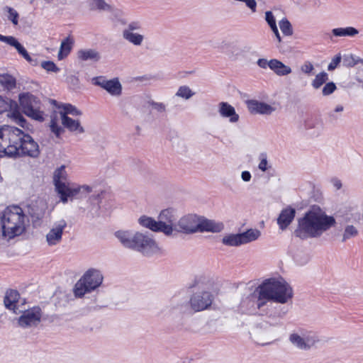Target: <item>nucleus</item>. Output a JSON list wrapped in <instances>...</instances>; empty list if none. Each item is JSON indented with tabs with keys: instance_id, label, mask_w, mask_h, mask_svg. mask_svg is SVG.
<instances>
[{
	"instance_id": "f257e3e1",
	"label": "nucleus",
	"mask_w": 363,
	"mask_h": 363,
	"mask_svg": "<svg viewBox=\"0 0 363 363\" xmlns=\"http://www.w3.org/2000/svg\"><path fill=\"white\" fill-rule=\"evenodd\" d=\"M336 223L332 216H328L318 206H313L298 220L294 235L302 239L320 238Z\"/></svg>"
},
{
	"instance_id": "f03ea898",
	"label": "nucleus",
	"mask_w": 363,
	"mask_h": 363,
	"mask_svg": "<svg viewBox=\"0 0 363 363\" xmlns=\"http://www.w3.org/2000/svg\"><path fill=\"white\" fill-rule=\"evenodd\" d=\"M293 294L292 288L284 279L269 278L256 287L252 296L256 298L257 308L261 309L269 301L284 304Z\"/></svg>"
},
{
	"instance_id": "7ed1b4c3",
	"label": "nucleus",
	"mask_w": 363,
	"mask_h": 363,
	"mask_svg": "<svg viewBox=\"0 0 363 363\" xmlns=\"http://www.w3.org/2000/svg\"><path fill=\"white\" fill-rule=\"evenodd\" d=\"M114 235L124 247L139 252L145 256L163 253L162 247L147 233L120 230L115 232Z\"/></svg>"
},
{
	"instance_id": "20e7f679",
	"label": "nucleus",
	"mask_w": 363,
	"mask_h": 363,
	"mask_svg": "<svg viewBox=\"0 0 363 363\" xmlns=\"http://www.w3.org/2000/svg\"><path fill=\"white\" fill-rule=\"evenodd\" d=\"M26 218L21 207L18 206L7 207L1 218L3 236L11 239L21 235L26 229Z\"/></svg>"
},
{
	"instance_id": "39448f33",
	"label": "nucleus",
	"mask_w": 363,
	"mask_h": 363,
	"mask_svg": "<svg viewBox=\"0 0 363 363\" xmlns=\"http://www.w3.org/2000/svg\"><path fill=\"white\" fill-rule=\"evenodd\" d=\"M104 277L101 269L94 267L87 269L73 286L76 298H82L86 294L96 292L102 286Z\"/></svg>"
},
{
	"instance_id": "423d86ee",
	"label": "nucleus",
	"mask_w": 363,
	"mask_h": 363,
	"mask_svg": "<svg viewBox=\"0 0 363 363\" xmlns=\"http://www.w3.org/2000/svg\"><path fill=\"white\" fill-rule=\"evenodd\" d=\"M21 130L18 128L4 125L0 128V156L6 155L16 156L17 142L21 140Z\"/></svg>"
},
{
	"instance_id": "0eeeda50",
	"label": "nucleus",
	"mask_w": 363,
	"mask_h": 363,
	"mask_svg": "<svg viewBox=\"0 0 363 363\" xmlns=\"http://www.w3.org/2000/svg\"><path fill=\"white\" fill-rule=\"evenodd\" d=\"M289 341L295 348L308 351L320 342V339L315 333L298 328L289 334Z\"/></svg>"
},
{
	"instance_id": "6e6552de",
	"label": "nucleus",
	"mask_w": 363,
	"mask_h": 363,
	"mask_svg": "<svg viewBox=\"0 0 363 363\" xmlns=\"http://www.w3.org/2000/svg\"><path fill=\"white\" fill-rule=\"evenodd\" d=\"M18 99L26 116L38 121L44 120V113L40 111V101L37 97L30 93H23L19 94Z\"/></svg>"
},
{
	"instance_id": "1a4fd4ad",
	"label": "nucleus",
	"mask_w": 363,
	"mask_h": 363,
	"mask_svg": "<svg viewBox=\"0 0 363 363\" xmlns=\"http://www.w3.org/2000/svg\"><path fill=\"white\" fill-rule=\"evenodd\" d=\"M68 105L57 106L50 116V128L51 132L60 138L64 133L63 127H68Z\"/></svg>"
},
{
	"instance_id": "9d476101",
	"label": "nucleus",
	"mask_w": 363,
	"mask_h": 363,
	"mask_svg": "<svg viewBox=\"0 0 363 363\" xmlns=\"http://www.w3.org/2000/svg\"><path fill=\"white\" fill-rule=\"evenodd\" d=\"M143 29L142 23L139 21L129 22L122 31L123 38L135 46H140L145 36L138 32Z\"/></svg>"
},
{
	"instance_id": "9b49d317",
	"label": "nucleus",
	"mask_w": 363,
	"mask_h": 363,
	"mask_svg": "<svg viewBox=\"0 0 363 363\" xmlns=\"http://www.w3.org/2000/svg\"><path fill=\"white\" fill-rule=\"evenodd\" d=\"M91 82L106 90L112 96L119 97L122 94L123 86L118 77L107 79L104 76H99L93 77Z\"/></svg>"
},
{
	"instance_id": "f8f14e48",
	"label": "nucleus",
	"mask_w": 363,
	"mask_h": 363,
	"mask_svg": "<svg viewBox=\"0 0 363 363\" xmlns=\"http://www.w3.org/2000/svg\"><path fill=\"white\" fill-rule=\"evenodd\" d=\"M16 148L18 149L16 155H28L32 157L38 156L39 146L34 140L21 130V140L17 142Z\"/></svg>"
},
{
	"instance_id": "ddd939ff",
	"label": "nucleus",
	"mask_w": 363,
	"mask_h": 363,
	"mask_svg": "<svg viewBox=\"0 0 363 363\" xmlns=\"http://www.w3.org/2000/svg\"><path fill=\"white\" fill-rule=\"evenodd\" d=\"M176 219V211L174 208H168L161 211L158 216L161 233L167 236L172 235L175 230Z\"/></svg>"
},
{
	"instance_id": "4468645a",
	"label": "nucleus",
	"mask_w": 363,
	"mask_h": 363,
	"mask_svg": "<svg viewBox=\"0 0 363 363\" xmlns=\"http://www.w3.org/2000/svg\"><path fill=\"white\" fill-rule=\"evenodd\" d=\"M199 217L196 214H187L181 217L175 224L174 231L186 235L198 232Z\"/></svg>"
},
{
	"instance_id": "2eb2a0df",
	"label": "nucleus",
	"mask_w": 363,
	"mask_h": 363,
	"mask_svg": "<svg viewBox=\"0 0 363 363\" xmlns=\"http://www.w3.org/2000/svg\"><path fill=\"white\" fill-rule=\"evenodd\" d=\"M53 182L55 186V189L58 194H60L61 200L63 202H66L68 197V186L67 185V177L66 167L65 165H62L55 171Z\"/></svg>"
},
{
	"instance_id": "dca6fc26",
	"label": "nucleus",
	"mask_w": 363,
	"mask_h": 363,
	"mask_svg": "<svg viewBox=\"0 0 363 363\" xmlns=\"http://www.w3.org/2000/svg\"><path fill=\"white\" fill-rule=\"evenodd\" d=\"M213 295L208 291H199L194 293L189 301L191 309L199 312L207 309L212 304Z\"/></svg>"
},
{
	"instance_id": "f3484780",
	"label": "nucleus",
	"mask_w": 363,
	"mask_h": 363,
	"mask_svg": "<svg viewBox=\"0 0 363 363\" xmlns=\"http://www.w3.org/2000/svg\"><path fill=\"white\" fill-rule=\"evenodd\" d=\"M42 312L40 307H33L26 310L18 318V323L22 328H28L37 325L41 319Z\"/></svg>"
},
{
	"instance_id": "a211bd4d",
	"label": "nucleus",
	"mask_w": 363,
	"mask_h": 363,
	"mask_svg": "<svg viewBox=\"0 0 363 363\" xmlns=\"http://www.w3.org/2000/svg\"><path fill=\"white\" fill-rule=\"evenodd\" d=\"M106 195V192L104 190H100L99 191H96L94 194H91L89 199L86 200V206H80L79 208L82 209L87 210V213L91 217H95L99 216L100 211V204L105 196Z\"/></svg>"
},
{
	"instance_id": "6ab92c4d",
	"label": "nucleus",
	"mask_w": 363,
	"mask_h": 363,
	"mask_svg": "<svg viewBox=\"0 0 363 363\" xmlns=\"http://www.w3.org/2000/svg\"><path fill=\"white\" fill-rule=\"evenodd\" d=\"M91 192H93L92 187L89 185L69 183V201L72 203L82 201Z\"/></svg>"
},
{
	"instance_id": "aec40b11",
	"label": "nucleus",
	"mask_w": 363,
	"mask_h": 363,
	"mask_svg": "<svg viewBox=\"0 0 363 363\" xmlns=\"http://www.w3.org/2000/svg\"><path fill=\"white\" fill-rule=\"evenodd\" d=\"M246 104L248 111L252 114L270 115L275 111L274 107L257 100H248Z\"/></svg>"
},
{
	"instance_id": "412c9836",
	"label": "nucleus",
	"mask_w": 363,
	"mask_h": 363,
	"mask_svg": "<svg viewBox=\"0 0 363 363\" xmlns=\"http://www.w3.org/2000/svg\"><path fill=\"white\" fill-rule=\"evenodd\" d=\"M86 130L79 119L69 118V142H78L83 140Z\"/></svg>"
},
{
	"instance_id": "4be33fe9",
	"label": "nucleus",
	"mask_w": 363,
	"mask_h": 363,
	"mask_svg": "<svg viewBox=\"0 0 363 363\" xmlns=\"http://www.w3.org/2000/svg\"><path fill=\"white\" fill-rule=\"evenodd\" d=\"M218 111L222 118H228L231 123H235L240 119L235 108L228 102H220L218 105Z\"/></svg>"
},
{
	"instance_id": "5701e85b",
	"label": "nucleus",
	"mask_w": 363,
	"mask_h": 363,
	"mask_svg": "<svg viewBox=\"0 0 363 363\" xmlns=\"http://www.w3.org/2000/svg\"><path fill=\"white\" fill-rule=\"evenodd\" d=\"M198 232L220 233L224 229V225L221 222H216L213 220L201 219L199 220Z\"/></svg>"
},
{
	"instance_id": "b1692460",
	"label": "nucleus",
	"mask_w": 363,
	"mask_h": 363,
	"mask_svg": "<svg viewBox=\"0 0 363 363\" xmlns=\"http://www.w3.org/2000/svg\"><path fill=\"white\" fill-rule=\"evenodd\" d=\"M296 211L292 208H286L281 211L277 223L281 230L286 229L292 222L295 217Z\"/></svg>"
},
{
	"instance_id": "393cba45",
	"label": "nucleus",
	"mask_w": 363,
	"mask_h": 363,
	"mask_svg": "<svg viewBox=\"0 0 363 363\" xmlns=\"http://www.w3.org/2000/svg\"><path fill=\"white\" fill-rule=\"evenodd\" d=\"M359 33L357 28L352 26L347 27H338L331 30L330 40H333V37L341 38V37H349L354 38Z\"/></svg>"
},
{
	"instance_id": "a878e982",
	"label": "nucleus",
	"mask_w": 363,
	"mask_h": 363,
	"mask_svg": "<svg viewBox=\"0 0 363 363\" xmlns=\"http://www.w3.org/2000/svg\"><path fill=\"white\" fill-rule=\"evenodd\" d=\"M287 311L284 307L280 306H275L274 311H271L268 318V323L273 326H280L282 325V318L286 314Z\"/></svg>"
},
{
	"instance_id": "bb28decb",
	"label": "nucleus",
	"mask_w": 363,
	"mask_h": 363,
	"mask_svg": "<svg viewBox=\"0 0 363 363\" xmlns=\"http://www.w3.org/2000/svg\"><path fill=\"white\" fill-rule=\"evenodd\" d=\"M20 294L16 290H9L6 291L4 297L5 306L9 309L13 311L15 313H18V308L16 307L19 301Z\"/></svg>"
},
{
	"instance_id": "cd10ccee",
	"label": "nucleus",
	"mask_w": 363,
	"mask_h": 363,
	"mask_svg": "<svg viewBox=\"0 0 363 363\" xmlns=\"http://www.w3.org/2000/svg\"><path fill=\"white\" fill-rule=\"evenodd\" d=\"M270 69L277 75L280 77L286 76L292 72V69L289 66L284 65L277 59L271 60Z\"/></svg>"
},
{
	"instance_id": "c85d7f7f",
	"label": "nucleus",
	"mask_w": 363,
	"mask_h": 363,
	"mask_svg": "<svg viewBox=\"0 0 363 363\" xmlns=\"http://www.w3.org/2000/svg\"><path fill=\"white\" fill-rule=\"evenodd\" d=\"M138 223L143 228H147L153 232H161L158 220L152 217L142 216L138 218Z\"/></svg>"
},
{
	"instance_id": "c756f323",
	"label": "nucleus",
	"mask_w": 363,
	"mask_h": 363,
	"mask_svg": "<svg viewBox=\"0 0 363 363\" xmlns=\"http://www.w3.org/2000/svg\"><path fill=\"white\" fill-rule=\"evenodd\" d=\"M77 57L83 61L98 62L101 59L100 53L95 49L80 50L77 52Z\"/></svg>"
},
{
	"instance_id": "7c9ffc66",
	"label": "nucleus",
	"mask_w": 363,
	"mask_h": 363,
	"mask_svg": "<svg viewBox=\"0 0 363 363\" xmlns=\"http://www.w3.org/2000/svg\"><path fill=\"white\" fill-rule=\"evenodd\" d=\"M64 226L65 225L53 228L47 234L46 240L49 245H55L61 240Z\"/></svg>"
},
{
	"instance_id": "2f4dec72",
	"label": "nucleus",
	"mask_w": 363,
	"mask_h": 363,
	"mask_svg": "<svg viewBox=\"0 0 363 363\" xmlns=\"http://www.w3.org/2000/svg\"><path fill=\"white\" fill-rule=\"evenodd\" d=\"M87 5L91 11H97L99 12H108L111 9V5L104 0H89Z\"/></svg>"
},
{
	"instance_id": "473e14b6",
	"label": "nucleus",
	"mask_w": 363,
	"mask_h": 363,
	"mask_svg": "<svg viewBox=\"0 0 363 363\" xmlns=\"http://www.w3.org/2000/svg\"><path fill=\"white\" fill-rule=\"evenodd\" d=\"M304 127L306 130L314 129L317 134H320L323 130V122L318 118H309L304 121Z\"/></svg>"
},
{
	"instance_id": "72a5a7b5",
	"label": "nucleus",
	"mask_w": 363,
	"mask_h": 363,
	"mask_svg": "<svg viewBox=\"0 0 363 363\" xmlns=\"http://www.w3.org/2000/svg\"><path fill=\"white\" fill-rule=\"evenodd\" d=\"M242 245L257 240L261 233L257 229H249L245 232L240 233Z\"/></svg>"
},
{
	"instance_id": "f704fd0d",
	"label": "nucleus",
	"mask_w": 363,
	"mask_h": 363,
	"mask_svg": "<svg viewBox=\"0 0 363 363\" xmlns=\"http://www.w3.org/2000/svg\"><path fill=\"white\" fill-rule=\"evenodd\" d=\"M0 84L4 87V89L11 91L16 88V80L15 77L11 74H0Z\"/></svg>"
},
{
	"instance_id": "c9c22d12",
	"label": "nucleus",
	"mask_w": 363,
	"mask_h": 363,
	"mask_svg": "<svg viewBox=\"0 0 363 363\" xmlns=\"http://www.w3.org/2000/svg\"><path fill=\"white\" fill-rule=\"evenodd\" d=\"M108 12L110 13V18L113 23L123 26H127V24L128 23H127L125 18L123 17V13L121 10L118 9L111 6V9L108 10Z\"/></svg>"
},
{
	"instance_id": "e433bc0d",
	"label": "nucleus",
	"mask_w": 363,
	"mask_h": 363,
	"mask_svg": "<svg viewBox=\"0 0 363 363\" xmlns=\"http://www.w3.org/2000/svg\"><path fill=\"white\" fill-rule=\"evenodd\" d=\"M7 116L16 124L24 128L26 124V121L23 115L19 112L16 106H13L12 109H10Z\"/></svg>"
},
{
	"instance_id": "4c0bfd02",
	"label": "nucleus",
	"mask_w": 363,
	"mask_h": 363,
	"mask_svg": "<svg viewBox=\"0 0 363 363\" xmlns=\"http://www.w3.org/2000/svg\"><path fill=\"white\" fill-rule=\"evenodd\" d=\"M222 243L227 246L236 247L242 245L240 233L229 234L222 239Z\"/></svg>"
},
{
	"instance_id": "58836bf2",
	"label": "nucleus",
	"mask_w": 363,
	"mask_h": 363,
	"mask_svg": "<svg viewBox=\"0 0 363 363\" xmlns=\"http://www.w3.org/2000/svg\"><path fill=\"white\" fill-rule=\"evenodd\" d=\"M194 95L195 92H194L187 85L180 86L175 94L176 96L184 100H189Z\"/></svg>"
},
{
	"instance_id": "ea45409f",
	"label": "nucleus",
	"mask_w": 363,
	"mask_h": 363,
	"mask_svg": "<svg viewBox=\"0 0 363 363\" xmlns=\"http://www.w3.org/2000/svg\"><path fill=\"white\" fill-rule=\"evenodd\" d=\"M358 235V230L352 225H348L345 227L343 234L342 242H345Z\"/></svg>"
},
{
	"instance_id": "a19ab883",
	"label": "nucleus",
	"mask_w": 363,
	"mask_h": 363,
	"mask_svg": "<svg viewBox=\"0 0 363 363\" xmlns=\"http://www.w3.org/2000/svg\"><path fill=\"white\" fill-rule=\"evenodd\" d=\"M328 79V74L325 72L318 74L312 82V86L314 89H319Z\"/></svg>"
},
{
	"instance_id": "79ce46f5",
	"label": "nucleus",
	"mask_w": 363,
	"mask_h": 363,
	"mask_svg": "<svg viewBox=\"0 0 363 363\" xmlns=\"http://www.w3.org/2000/svg\"><path fill=\"white\" fill-rule=\"evenodd\" d=\"M279 25L282 33L284 35L290 36L293 34L292 26L286 18H282L279 21Z\"/></svg>"
},
{
	"instance_id": "37998d69",
	"label": "nucleus",
	"mask_w": 363,
	"mask_h": 363,
	"mask_svg": "<svg viewBox=\"0 0 363 363\" xmlns=\"http://www.w3.org/2000/svg\"><path fill=\"white\" fill-rule=\"evenodd\" d=\"M13 106H16V103L9 99H5L0 96V114L10 111Z\"/></svg>"
},
{
	"instance_id": "c03bdc74",
	"label": "nucleus",
	"mask_w": 363,
	"mask_h": 363,
	"mask_svg": "<svg viewBox=\"0 0 363 363\" xmlns=\"http://www.w3.org/2000/svg\"><path fill=\"white\" fill-rule=\"evenodd\" d=\"M259 163L258 168L262 172H266L271 166L268 165L267 155L266 152H262L259 155Z\"/></svg>"
},
{
	"instance_id": "a18cd8bd",
	"label": "nucleus",
	"mask_w": 363,
	"mask_h": 363,
	"mask_svg": "<svg viewBox=\"0 0 363 363\" xmlns=\"http://www.w3.org/2000/svg\"><path fill=\"white\" fill-rule=\"evenodd\" d=\"M5 10L8 12V19L12 22L14 26L18 23V13L13 8L6 6Z\"/></svg>"
},
{
	"instance_id": "49530a36",
	"label": "nucleus",
	"mask_w": 363,
	"mask_h": 363,
	"mask_svg": "<svg viewBox=\"0 0 363 363\" xmlns=\"http://www.w3.org/2000/svg\"><path fill=\"white\" fill-rule=\"evenodd\" d=\"M68 55V37L65 38L60 46V49L58 52V59L62 60Z\"/></svg>"
},
{
	"instance_id": "de8ad7c7",
	"label": "nucleus",
	"mask_w": 363,
	"mask_h": 363,
	"mask_svg": "<svg viewBox=\"0 0 363 363\" xmlns=\"http://www.w3.org/2000/svg\"><path fill=\"white\" fill-rule=\"evenodd\" d=\"M148 104L152 108V109L160 113H164L167 110L166 105L162 102H157L151 100L148 101Z\"/></svg>"
},
{
	"instance_id": "09e8293b",
	"label": "nucleus",
	"mask_w": 363,
	"mask_h": 363,
	"mask_svg": "<svg viewBox=\"0 0 363 363\" xmlns=\"http://www.w3.org/2000/svg\"><path fill=\"white\" fill-rule=\"evenodd\" d=\"M310 259L308 255L304 253L296 254L294 260L297 264L303 266L306 264Z\"/></svg>"
},
{
	"instance_id": "8fccbe9b",
	"label": "nucleus",
	"mask_w": 363,
	"mask_h": 363,
	"mask_svg": "<svg viewBox=\"0 0 363 363\" xmlns=\"http://www.w3.org/2000/svg\"><path fill=\"white\" fill-rule=\"evenodd\" d=\"M41 67L47 72H57L59 71L58 67L52 61H43L41 62Z\"/></svg>"
},
{
	"instance_id": "3c124183",
	"label": "nucleus",
	"mask_w": 363,
	"mask_h": 363,
	"mask_svg": "<svg viewBox=\"0 0 363 363\" xmlns=\"http://www.w3.org/2000/svg\"><path fill=\"white\" fill-rule=\"evenodd\" d=\"M15 48L17 50L18 52L21 55H22L28 62L32 63V58L30 57L25 48L21 43H18Z\"/></svg>"
},
{
	"instance_id": "603ef678",
	"label": "nucleus",
	"mask_w": 363,
	"mask_h": 363,
	"mask_svg": "<svg viewBox=\"0 0 363 363\" xmlns=\"http://www.w3.org/2000/svg\"><path fill=\"white\" fill-rule=\"evenodd\" d=\"M336 89V85L333 82H328L323 86L322 93L324 96H328Z\"/></svg>"
},
{
	"instance_id": "864d4df0",
	"label": "nucleus",
	"mask_w": 363,
	"mask_h": 363,
	"mask_svg": "<svg viewBox=\"0 0 363 363\" xmlns=\"http://www.w3.org/2000/svg\"><path fill=\"white\" fill-rule=\"evenodd\" d=\"M314 69L313 64L310 61H306L301 66V70L303 73L310 75Z\"/></svg>"
},
{
	"instance_id": "5fc2aeb1",
	"label": "nucleus",
	"mask_w": 363,
	"mask_h": 363,
	"mask_svg": "<svg viewBox=\"0 0 363 363\" xmlns=\"http://www.w3.org/2000/svg\"><path fill=\"white\" fill-rule=\"evenodd\" d=\"M265 21H267L270 28L277 26L276 19L272 12L270 11L265 12Z\"/></svg>"
},
{
	"instance_id": "6e6d98bb",
	"label": "nucleus",
	"mask_w": 363,
	"mask_h": 363,
	"mask_svg": "<svg viewBox=\"0 0 363 363\" xmlns=\"http://www.w3.org/2000/svg\"><path fill=\"white\" fill-rule=\"evenodd\" d=\"M340 61H341L340 55H336L335 57H333L332 59L331 62L328 65V70H329V71L334 70L337 67V65H339Z\"/></svg>"
},
{
	"instance_id": "4d7b16f0",
	"label": "nucleus",
	"mask_w": 363,
	"mask_h": 363,
	"mask_svg": "<svg viewBox=\"0 0 363 363\" xmlns=\"http://www.w3.org/2000/svg\"><path fill=\"white\" fill-rule=\"evenodd\" d=\"M257 64L262 69H266L267 67L270 69L271 60H267V59L261 58L257 60Z\"/></svg>"
},
{
	"instance_id": "13d9d810",
	"label": "nucleus",
	"mask_w": 363,
	"mask_h": 363,
	"mask_svg": "<svg viewBox=\"0 0 363 363\" xmlns=\"http://www.w3.org/2000/svg\"><path fill=\"white\" fill-rule=\"evenodd\" d=\"M69 115L72 116H80L82 115V111L69 104Z\"/></svg>"
},
{
	"instance_id": "bf43d9fd",
	"label": "nucleus",
	"mask_w": 363,
	"mask_h": 363,
	"mask_svg": "<svg viewBox=\"0 0 363 363\" xmlns=\"http://www.w3.org/2000/svg\"><path fill=\"white\" fill-rule=\"evenodd\" d=\"M4 43L16 48L17 45L19 43L18 40L13 36H6Z\"/></svg>"
},
{
	"instance_id": "052dcab7",
	"label": "nucleus",
	"mask_w": 363,
	"mask_h": 363,
	"mask_svg": "<svg viewBox=\"0 0 363 363\" xmlns=\"http://www.w3.org/2000/svg\"><path fill=\"white\" fill-rule=\"evenodd\" d=\"M252 175L249 171H243L241 173V179L243 182H248L251 180Z\"/></svg>"
},
{
	"instance_id": "680f3d73",
	"label": "nucleus",
	"mask_w": 363,
	"mask_h": 363,
	"mask_svg": "<svg viewBox=\"0 0 363 363\" xmlns=\"http://www.w3.org/2000/svg\"><path fill=\"white\" fill-rule=\"evenodd\" d=\"M331 184L337 190L340 189L342 186L341 181L337 178H333L331 179Z\"/></svg>"
},
{
	"instance_id": "e2e57ef3",
	"label": "nucleus",
	"mask_w": 363,
	"mask_h": 363,
	"mask_svg": "<svg viewBox=\"0 0 363 363\" xmlns=\"http://www.w3.org/2000/svg\"><path fill=\"white\" fill-rule=\"evenodd\" d=\"M72 84L74 89L79 88V79L75 76L69 77V84Z\"/></svg>"
},
{
	"instance_id": "0e129e2a",
	"label": "nucleus",
	"mask_w": 363,
	"mask_h": 363,
	"mask_svg": "<svg viewBox=\"0 0 363 363\" xmlns=\"http://www.w3.org/2000/svg\"><path fill=\"white\" fill-rule=\"evenodd\" d=\"M271 30L274 33V34L275 35L278 42L280 43L281 41V38L280 34L279 33V30H278L277 26H274L273 28H271Z\"/></svg>"
},
{
	"instance_id": "69168bd1",
	"label": "nucleus",
	"mask_w": 363,
	"mask_h": 363,
	"mask_svg": "<svg viewBox=\"0 0 363 363\" xmlns=\"http://www.w3.org/2000/svg\"><path fill=\"white\" fill-rule=\"evenodd\" d=\"M343 111H344V107L342 105H337L335 108V112H342Z\"/></svg>"
},
{
	"instance_id": "338daca9",
	"label": "nucleus",
	"mask_w": 363,
	"mask_h": 363,
	"mask_svg": "<svg viewBox=\"0 0 363 363\" xmlns=\"http://www.w3.org/2000/svg\"><path fill=\"white\" fill-rule=\"evenodd\" d=\"M6 36H5V35H1V34H0V41H1V42H4V41H5V40H6Z\"/></svg>"
},
{
	"instance_id": "774afa93",
	"label": "nucleus",
	"mask_w": 363,
	"mask_h": 363,
	"mask_svg": "<svg viewBox=\"0 0 363 363\" xmlns=\"http://www.w3.org/2000/svg\"><path fill=\"white\" fill-rule=\"evenodd\" d=\"M50 101V104H52V105H54V106H57V101H55V100H54V99H51Z\"/></svg>"
}]
</instances>
